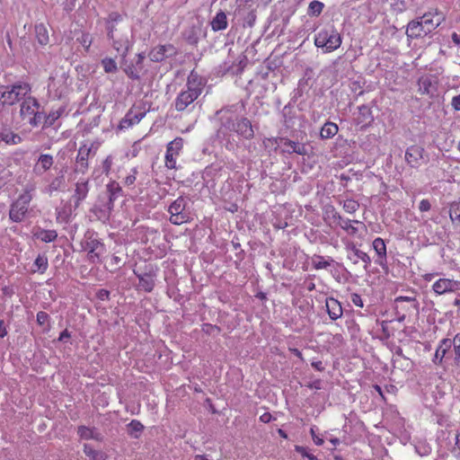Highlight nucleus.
Listing matches in <instances>:
<instances>
[{"label":"nucleus","mask_w":460,"mask_h":460,"mask_svg":"<svg viewBox=\"0 0 460 460\" xmlns=\"http://www.w3.org/2000/svg\"><path fill=\"white\" fill-rule=\"evenodd\" d=\"M33 235L36 239L44 243H51L58 238L56 230L39 229L37 232L33 233Z\"/></svg>","instance_id":"obj_34"},{"label":"nucleus","mask_w":460,"mask_h":460,"mask_svg":"<svg viewBox=\"0 0 460 460\" xmlns=\"http://www.w3.org/2000/svg\"><path fill=\"white\" fill-rule=\"evenodd\" d=\"M428 34L418 19L411 21L407 25L406 36L408 40L423 38Z\"/></svg>","instance_id":"obj_21"},{"label":"nucleus","mask_w":460,"mask_h":460,"mask_svg":"<svg viewBox=\"0 0 460 460\" xmlns=\"http://www.w3.org/2000/svg\"><path fill=\"white\" fill-rule=\"evenodd\" d=\"M128 428L129 435L137 438L139 437V435L137 433L142 432L145 427L139 420H132L128 423Z\"/></svg>","instance_id":"obj_46"},{"label":"nucleus","mask_w":460,"mask_h":460,"mask_svg":"<svg viewBox=\"0 0 460 460\" xmlns=\"http://www.w3.org/2000/svg\"><path fill=\"white\" fill-rule=\"evenodd\" d=\"M311 365H312V367H313L315 370H317V371L322 372V371H323V370H324L323 364V362H322L321 360H318V361H313V362L311 363Z\"/></svg>","instance_id":"obj_63"},{"label":"nucleus","mask_w":460,"mask_h":460,"mask_svg":"<svg viewBox=\"0 0 460 460\" xmlns=\"http://www.w3.org/2000/svg\"><path fill=\"white\" fill-rule=\"evenodd\" d=\"M351 302L356 306H358V307H363L364 306L363 300H362L361 296L358 294L354 293V294L351 295Z\"/></svg>","instance_id":"obj_56"},{"label":"nucleus","mask_w":460,"mask_h":460,"mask_svg":"<svg viewBox=\"0 0 460 460\" xmlns=\"http://www.w3.org/2000/svg\"><path fill=\"white\" fill-rule=\"evenodd\" d=\"M419 84L420 85V87L424 88L423 93H429V87L430 86V81L428 77L420 78Z\"/></svg>","instance_id":"obj_55"},{"label":"nucleus","mask_w":460,"mask_h":460,"mask_svg":"<svg viewBox=\"0 0 460 460\" xmlns=\"http://www.w3.org/2000/svg\"><path fill=\"white\" fill-rule=\"evenodd\" d=\"M138 174L137 167H133L130 169L128 173L122 178V183L124 186L128 188H133L135 186L137 176Z\"/></svg>","instance_id":"obj_42"},{"label":"nucleus","mask_w":460,"mask_h":460,"mask_svg":"<svg viewBox=\"0 0 460 460\" xmlns=\"http://www.w3.org/2000/svg\"><path fill=\"white\" fill-rule=\"evenodd\" d=\"M459 288L460 281L447 278H440L432 285V290L438 296L456 292Z\"/></svg>","instance_id":"obj_14"},{"label":"nucleus","mask_w":460,"mask_h":460,"mask_svg":"<svg viewBox=\"0 0 460 460\" xmlns=\"http://www.w3.org/2000/svg\"><path fill=\"white\" fill-rule=\"evenodd\" d=\"M133 272L138 279L136 285L137 291L151 293L155 289L158 274L157 266L151 263L146 264L143 269H134Z\"/></svg>","instance_id":"obj_3"},{"label":"nucleus","mask_w":460,"mask_h":460,"mask_svg":"<svg viewBox=\"0 0 460 460\" xmlns=\"http://www.w3.org/2000/svg\"><path fill=\"white\" fill-rule=\"evenodd\" d=\"M404 158L410 167L418 169L425 163V149L418 145L410 146L405 151Z\"/></svg>","instance_id":"obj_13"},{"label":"nucleus","mask_w":460,"mask_h":460,"mask_svg":"<svg viewBox=\"0 0 460 460\" xmlns=\"http://www.w3.org/2000/svg\"><path fill=\"white\" fill-rule=\"evenodd\" d=\"M234 130L237 135L245 139H252L254 136V131L251 121L247 118H242L234 124Z\"/></svg>","instance_id":"obj_20"},{"label":"nucleus","mask_w":460,"mask_h":460,"mask_svg":"<svg viewBox=\"0 0 460 460\" xmlns=\"http://www.w3.org/2000/svg\"><path fill=\"white\" fill-rule=\"evenodd\" d=\"M34 32L36 40L40 46L45 47L49 43V30L44 23L36 24Z\"/></svg>","instance_id":"obj_27"},{"label":"nucleus","mask_w":460,"mask_h":460,"mask_svg":"<svg viewBox=\"0 0 460 460\" xmlns=\"http://www.w3.org/2000/svg\"><path fill=\"white\" fill-rule=\"evenodd\" d=\"M186 87L187 89L181 91L174 101V106L178 111H183L199 98L202 93L204 82L199 75L191 73L187 79Z\"/></svg>","instance_id":"obj_1"},{"label":"nucleus","mask_w":460,"mask_h":460,"mask_svg":"<svg viewBox=\"0 0 460 460\" xmlns=\"http://www.w3.org/2000/svg\"><path fill=\"white\" fill-rule=\"evenodd\" d=\"M332 261L333 260L325 259L323 256L321 255H314L312 257L313 267L317 270L327 269Z\"/></svg>","instance_id":"obj_41"},{"label":"nucleus","mask_w":460,"mask_h":460,"mask_svg":"<svg viewBox=\"0 0 460 460\" xmlns=\"http://www.w3.org/2000/svg\"><path fill=\"white\" fill-rule=\"evenodd\" d=\"M82 249L86 252L87 261L91 264H101L107 252L106 245L93 234L85 236L81 243Z\"/></svg>","instance_id":"obj_4"},{"label":"nucleus","mask_w":460,"mask_h":460,"mask_svg":"<svg viewBox=\"0 0 460 460\" xmlns=\"http://www.w3.org/2000/svg\"><path fill=\"white\" fill-rule=\"evenodd\" d=\"M89 192L88 181H78L75 184V193L73 198L75 199V207L77 208L81 202L87 197Z\"/></svg>","instance_id":"obj_25"},{"label":"nucleus","mask_w":460,"mask_h":460,"mask_svg":"<svg viewBox=\"0 0 460 460\" xmlns=\"http://www.w3.org/2000/svg\"><path fill=\"white\" fill-rule=\"evenodd\" d=\"M323 217L324 222L333 229L337 228L343 219L341 214L332 205H327L324 207Z\"/></svg>","instance_id":"obj_19"},{"label":"nucleus","mask_w":460,"mask_h":460,"mask_svg":"<svg viewBox=\"0 0 460 460\" xmlns=\"http://www.w3.org/2000/svg\"><path fill=\"white\" fill-rule=\"evenodd\" d=\"M348 249H349L352 252L353 255L357 258V260L353 261L354 263H358L359 260L364 263L365 270H367L369 267L371 263V259L367 252L359 250L354 243H350L348 246Z\"/></svg>","instance_id":"obj_29"},{"label":"nucleus","mask_w":460,"mask_h":460,"mask_svg":"<svg viewBox=\"0 0 460 460\" xmlns=\"http://www.w3.org/2000/svg\"><path fill=\"white\" fill-rule=\"evenodd\" d=\"M91 153V146L87 145H82L76 155V162L81 166L82 170L84 171L88 168V158Z\"/></svg>","instance_id":"obj_31"},{"label":"nucleus","mask_w":460,"mask_h":460,"mask_svg":"<svg viewBox=\"0 0 460 460\" xmlns=\"http://www.w3.org/2000/svg\"><path fill=\"white\" fill-rule=\"evenodd\" d=\"M310 434H311L312 438H313V440H314V444H315V445H317V446H322V445H323L324 440H323L322 438L318 437V436L315 434V431H314V428H311V429H310Z\"/></svg>","instance_id":"obj_58"},{"label":"nucleus","mask_w":460,"mask_h":460,"mask_svg":"<svg viewBox=\"0 0 460 460\" xmlns=\"http://www.w3.org/2000/svg\"><path fill=\"white\" fill-rule=\"evenodd\" d=\"M122 65H123V72L127 75V76L128 78H130L131 80H139V78H140L139 72L142 69H139V66H137L136 62H135V64H133V63L128 64L126 62V60L124 59V60H122Z\"/></svg>","instance_id":"obj_35"},{"label":"nucleus","mask_w":460,"mask_h":460,"mask_svg":"<svg viewBox=\"0 0 460 460\" xmlns=\"http://www.w3.org/2000/svg\"><path fill=\"white\" fill-rule=\"evenodd\" d=\"M341 42V36L333 26L321 30L314 38V45L317 48H325L324 52L336 50Z\"/></svg>","instance_id":"obj_6"},{"label":"nucleus","mask_w":460,"mask_h":460,"mask_svg":"<svg viewBox=\"0 0 460 460\" xmlns=\"http://www.w3.org/2000/svg\"><path fill=\"white\" fill-rule=\"evenodd\" d=\"M49 319V315L43 311L37 314V323L39 325H44Z\"/></svg>","instance_id":"obj_53"},{"label":"nucleus","mask_w":460,"mask_h":460,"mask_svg":"<svg viewBox=\"0 0 460 460\" xmlns=\"http://www.w3.org/2000/svg\"><path fill=\"white\" fill-rule=\"evenodd\" d=\"M255 20H256V14L253 11H251L249 13H248V17H247V24L249 27H252L254 25V22H255Z\"/></svg>","instance_id":"obj_61"},{"label":"nucleus","mask_w":460,"mask_h":460,"mask_svg":"<svg viewBox=\"0 0 460 460\" xmlns=\"http://www.w3.org/2000/svg\"><path fill=\"white\" fill-rule=\"evenodd\" d=\"M53 163L54 160L52 155L47 154L40 155L34 167V171L46 172L51 168Z\"/></svg>","instance_id":"obj_32"},{"label":"nucleus","mask_w":460,"mask_h":460,"mask_svg":"<svg viewBox=\"0 0 460 460\" xmlns=\"http://www.w3.org/2000/svg\"><path fill=\"white\" fill-rule=\"evenodd\" d=\"M451 349V343L449 338H444L439 341L435 354L432 358V362L436 366H442L444 359Z\"/></svg>","instance_id":"obj_18"},{"label":"nucleus","mask_w":460,"mask_h":460,"mask_svg":"<svg viewBox=\"0 0 460 460\" xmlns=\"http://www.w3.org/2000/svg\"><path fill=\"white\" fill-rule=\"evenodd\" d=\"M178 53L173 44H159L153 47L148 52V58L153 62H162L167 58L174 57Z\"/></svg>","instance_id":"obj_12"},{"label":"nucleus","mask_w":460,"mask_h":460,"mask_svg":"<svg viewBox=\"0 0 460 460\" xmlns=\"http://www.w3.org/2000/svg\"><path fill=\"white\" fill-rule=\"evenodd\" d=\"M281 144L285 146L283 149L284 153L297 154L299 155H305L307 154L306 147L304 144H299L298 142L290 140L286 137L279 138Z\"/></svg>","instance_id":"obj_23"},{"label":"nucleus","mask_w":460,"mask_h":460,"mask_svg":"<svg viewBox=\"0 0 460 460\" xmlns=\"http://www.w3.org/2000/svg\"><path fill=\"white\" fill-rule=\"evenodd\" d=\"M453 454L460 459V433L456 437V446L453 449Z\"/></svg>","instance_id":"obj_59"},{"label":"nucleus","mask_w":460,"mask_h":460,"mask_svg":"<svg viewBox=\"0 0 460 460\" xmlns=\"http://www.w3.org/2000/svg\"><path fill=\"white\" fill-rule=\"evenodd\" d=\"M120 21H122L121 14L118 12H111L109 13V15L106 19V23H116Z\"/></svg>","instance_id":"obj_52"},{"label":"nucleus","mask_w":460,"mask_h":460,"mask_svg":"<svg viewBox=\"0 0 460 460\" xmlns=\"http://www.w3.org/2000/svg\"><path fill=\"white\" fill-rule=\"evenodd\" d=\"M72 214V209L69 207H64L57 209L56 219L58 223H66L69 221Z\"/></svg>","instance_id":"obj_43"},{"label":"nucleus","mask_w":460,"mask_h":460,"mask_svg":"<svg viewBox=\"0 0 460 460\" xmlns=\"http://www.w3.org/2000/svg\"><path fill=\"white\" fill-rule=\"evenodd\" d=\"M31 86L26 82H16L11 85L0 86V105L13 106L30 95Z\"/></svg>","instance_id":"obj_2"},{"label":"nucleus","mask_w":460,"mask_h":460,"mask_svg":"<svg viewBox=\"0 0 460 460\" xmlns=\"http://www.w3.org/2000/svg\"><path fill=\"white\" fill-rule=\"evenodd\" d=\"M324 5L320 1H313L308 6V14L313 16H318L323 12Z\"/></svg>","instance_id":"obj_48"},{"label":"nucleus","mask_w":460,"mask_h":460,"mask_svg":"<svg viewBox=\"0 0 460 460\" xmlns=\"http://www.w3.org/2000/svg\"><path fill=\"white\" fill-rule=\"evenodd\" d=\"M76 40L84 47L85 52L88 53L90 51L93 43V37L90 33L82 31L81 36L78 37Z\"/></svg>","instance_id":"obj_47"},{"label":"nucleus","mask_w":460,"mask_h":460,"mask_svg":"<svg viewBox=\"0 0 460 460\" xmlns=\"http://www.w3.org/2000/svg\"><path fill=\"white\" fill-rule=\"evenodd\" d=\"M450 343L453 348L454 363L460 367V332L456 333L452 340L450 339Z\"/></svg>","instance_id":"obj_38"},{"label":"nucleus","mask_w":460,"mask_h":460,"mask_svg":"<svg viewBox=\"0 0 460 460\" xmlns=\"http://www.w3.org/2000/svg\"><path fill=\"white\" fill-rule=\"evenodd\" d=\"M372 246L377 255V258L375 261L376 263L380 265L381 267L385 266L387 252H386V245H385V241L381 237H376L373 241Z\"/></svg>","instance_id":"obj_22"},{"label":"nucleus","mask_w":460,"mask_h":460,"mask_svg":"<svg viewBox=\"0 0 460 460\" xmlns=\"http://www.w3.org/2000/svg\"><path fill=\"white\" fill-rule=\"evenodd\" d=\"M107 36L108 38H114L118 33L116 32V27L114 23H106Z\"/></svg>","instance_id":"obj_57"},{"label":"nucleus","mask_w":460,"mask_h":460,"mask_svg":"<svg viewBox=\"0 0 460 460\" xmlns=\"http://www.w3.org/2000/svg\"><path fill=\"white\" fill-rule=\"evenodd\" d=\"M183 144L184 140L180 137H175L172 141L167 144L164 156V165L167 169H177V159L182 151Z\"/></svg>","instance_id":"obj_9"},{"label":"nucleus","mask_w":460,"mask_h":460,"mask_svg":"<svg viewBox=\"0 0 460 460\" xmlns=\"http://www.w3.org/2000/svg\"><path fill=\"white\" fill-rule=\"evenodd\" d=\"M31 199L32 196L30 190H24V192L12 203L9 210V218L13 222H22L28 212Z\"/></svg>","instance_id":"obj_8"},{"label":"nucleus","mask_w":460,"mask_h":460,"mask_svg":"<svg viewBox=\"0 0 460 460\" xmlns=\"http://www.w3.org/2000/svg\"><path fill=\"white\" fill-rule=\"evenodd\" d=\"M112 165H113V157L111 155H108L102 162V171L106 176H108L110 174Z\"/></svg>","instance_id":"obj_50"},{"label":"nucleus","mask_w":460,"mask_h":460,"mask_svg":"<svg viewBox=\"0 0 460 460\" xmlns=\"http://www.w3.org/2000/svg\"><path fill=\"white\" fill-rule=\"evenodd\" d=\"M210 25L214 31L226 30L228 25L226 13L223 11L217 12L216 16L212 19Z\"/></svg>","instance_id":"obj_30"},{"label":"nucleus","mask_w":460,"mask_h":460,"mask_svg":"<svg viewBox=\"0 0 460 460\" xmlns=\"http://www.w3.org/2000/svg\"><path fill=\"white\" fill-rule=\"evenodd\" d=\"M431 208V204L429 199H423L420 201L419 209L420 212H427Z\"/></svg>","instance_id":"obj_54"},{"label":"nucleus","mask_w":460,"mask_h":460,"mask_svg":"<svg viewBox=\"0 0 460 460\" xmlns=\"http://www.w3.org/2000/svg\"><path fill=\"white\" fill-rule=\"evenodd\" d=\"M338 227H341L349 237L363 240L367 227L362 221L343 218Z\"/></svg>","instance_id":"obj_11"},{"label":"nucleus","mask_w":460,"mask_h":460,"mask_svg":"<svg viewBox=\"0 0 460 460\" xmlns=\"http://www.w3.org/2000/svg\"><path fill=\"white\" fill-rule=\"evenodd\" d=\"M145 58H146L145 53L142 52V53L137 54L136 63H137V66H139V69L143 68V63H144Z\"/></svg>","instance_id":"obj_62"},{"label":"nucleus","mask_w":460,"mask_h":460,"mask_svg":"<svg viewBox=\"0 0 460 460\" xmlns=\"http://www.w3.org/2000/svg\"><path fill=\"white\" fill-rule=\"evenodd\" d=\"M49 267L48 258L44 254H39L34 261L32 272L43 274Z\"/></svg>","instance_id":"obj_36"},{"label":"nucleus","mask_w":460,"mask_h":460,"mask_svg":"<svg viewBox=\"0 0 460 460\" xmlns=\"http://www.w3.org/2000/svg\"><path fill=\"white\" fill-rule=\"evenodd\" d=\"M296 452L299 453L302 456L309 460H317L316 456L307 452V449L302 446H295Z\"/></svg>","instance_id":"obj_51"},{"label":"nucleus","mask_w":460,"mask_h":460,"mask_svg":"<svg viewBox=\"0 0 460 460\" xmlns=\"http://www.w3.org/2000/svg\"><path fill=\"white\" fill-rule=\"evenodd\" d=\"M272 420V416L270 412H264L260 416V420L263 423H269Z\"/></svg>","instance_id":"obj_64"},{"label":"nucleus","mask_w":460,"mask_h":460,"mask_svg":"<svg viewBox=\"0 0 460 460\" xmlns=\"http://www.w3.org/2000/svg\"><path fill=\"white\" fill-rule=\"evenodd\" d=\"M102 66L105 73L113 74L118 71V66L114 58H104L102 59Z\"/></svg>","instance_id":"obj_45"},{"label":"nucleus","mask_w":460,"mask_h":460,"mask_svg":"<svg viewBox=\"0 0 460 460\" xmlns=\"http://www.w3.org/2000/svg\"><path fill=\"white\" fill-rule=\"evenodd\" d=\"M0 142L15 145L21 142V137L12 131L5 130L0 133Z\"/></svg>","instance_id":"obj_40"},{"label":"nucleus","mask_w":460,"mask_h":460,"mask_svg":"<svg viewBox=\"0 0 460 460\" xmlns=\"http://www.w3.org/2000/svg\"><path fill=\"white\" fill-rule=\"evenodd\" d=\"M107 191L109 193L110 201L112 202L121 196L122 189L119 182L112 181L107 184Z\"/></svg>","instance_id":"obj_39"},{"label":"nucleus","mask_w":460,"mask_h":460,"mask_svg":"<svg viewBox=\"0 0 460 460\" xmlns=\"http://www.w3.org/2000/svg\"><path fill=\"white\" fill-rule=\"evenodd\" d=\"M111 40L112 48L117 51V53L121 57V59L124 60L128 53L130 48V42L126 34H117L114 38H110Z\"/></svg>","instance_id":"obj_17"},{"label":"nucleus","mask_w":460,"mask_h":460,"mask_svg":"<svg viewBox=\"0 0 460 460\" xmlns=\"http://www.w3.org/2000/svg\"><path fill=\"white\" fill-rule=\"evenodd\" d=\"M186 201L184 198L179 197L169 207L170 222L173 225L187 223L190 219L189 213L185 210Z\"/></svg>","instance_id":"obj_10"},{"label":"nucleus","mask_w":460,"mask_h":460,"mask_svg":"<svg viewBox=\"0 0 460 460\" xmlns=\"http://www.w3.org/2000/svg\"><path fill=\"white\" fill-rule=\"evenodd\" d=\"M77 434L82 439L89 440L94 439L97 441H102V437L101 433L97 432L94 428H89L86 426H79L77 428Z\"/></svg>","instance_id":"obj_28"},{"label":"nucleus","mask_w":460,"mask_h":460,"mask_svg":"<svg viewBox=\"0 0 460 460\" xmlns=\"http://www.w3.org/2000/svg\"><path fill=\"white\" fill-rule=\"evenodd\" d=\"M40 104L36 98L29 95L22 102L20 106V116L23 121L30 126L38 127L44 116L39 111Z\"/></svg>","instance_id":"obj_5"},{"label":"nucleus","mask_w":460,"mask_h":460,"mask_svg":"<svg viewBox=\"0 0 460 460\" xmlns=\"http://www.w3.org/2000/svg\"><path fill=\"white\" fill-rule=\"evenodd\" d=\"M339 131L338 125L334 122H325L320 130V137L323 139L333 137Z\"/></svg>","instance_id":"obj_33"},{"label":"nucleus","mask_w":460,"mask_h":460,"mask_svg":"<svg viewBox=\"0 0 460 460\" xmlns=\"http://www.w3.org/2000/svg\"><path fill=\"white\" fill-rule=\"evenodd\" d=\"M359 208V203L354 199H346L343 203V209L349 214L356 212Z\"/></svg>","instance_id":"obj_49"},{"label":"nucleus","mask_w":460,"mask_h":460,"mask_svg":"<svg viewBox=\"0 0 460 460\" xmlns=\"http://www.w3.org/2000/svg\"><path fill=\"white\" fill-rule=\"evenodd\" d=\"M406 304V311L411 313L412 311H418L419 303L414 296H400L394 299V305L396 311L399 313V308L402 307V304Z\"/></svg>","instance_id":"obj_26"},{"label":"nucleus","mask_w":460,"mask_h":460,"mask_svg":"<svg viewBox=\"0 0 460 460\" xmlns=\"http://www.w3.org/2000/svg\"><path fill=\"white\" fill-rule=\"evenodd\" d=\"M428 33L438 28L444 20L442 13L438 11H431L424 13L418 19Z\"/></svg>","instance_id":"obj_15"},{"label":"nucleus","mask_w":460,"mask_h":460,"mask_svg":"<svg viewBox=\"0 0 460 460\" xmlns=\"http://www.w3.org/2000/svg\"><path fill=\"white\" fill-rule=\"evenodd\" d=\"M354 120L356 125L361 129L368 128L374 121V116L371 109L367 105L359 106Z\"/></svg>","instance_id":"obj_16"},{"label":"nucleus","mask_w":460,"mask_h":460,"mask_svg":"<svg viewBox=\"0 0 460 460\" xmlns=\"http://www.w3.org/2000/svg\"><path fill=\"white\" fill-rule=\"evenodd\" d=\"M326 311L332 320H337L341 317L343 310L341 303L333 298L328 297L325 301Z\"/></svg>","instance_id":"obj_24"},{"label":"nucleus","mask_w":460,"mask_h":460,"mask_svg":"<svg viewBox=\"0 0 460 460\" xmlns=\"http://www.w3.org/2000/svg\"><path fill=\"white\" fill-rule=\"evenodd\" d=\"M84 453L90 460H106L107 458V456L103 452L95 450L88 444L84 445Z\"/></svg>","instance_id":"obj_37"},{"label":"nucleus","mask_w":460,"mask_h":460,"mask_svg":"<svg viewBox=\"0 0 460 460\" xmlns=\"http://www.w3.org/2000/svg\"><path fill=\"white\" fill-rule=\"evenodd\" d=\"M451 105L456 111H460V94L452 98Z\"/></svg>","instance_id":"obj_60"},{"label":"nucleus","mask_w":460,"mask_h":460,"mask_svg":"<svg viewBox=\"0 0 460 460\" xmlns=\"http://www.w3.org/2000/svg\"><path fill=\"white\" fill-rule=\"evenodd\" d=\"M449 217L455 223H460V202L453 201L449 204Z\"/></svg>","instance_id":"obj_44"},{"label":"nucleus","mask_w":460,"mask_h":460,"mask_svg":"<svg viewBox=\"0 0 460 460\" xmlns=\"http://www.w3.org/2000/svg\"><path fill=\"white\" fill-rule=\"evenodd\" d=\"M149 111V108L146 107V103H136L134 104L126 113L119 123L118 128L120 130L128 129L134 125L138 124Z\"/></svg>","instance_id":"obj_7"}]
</instances>
